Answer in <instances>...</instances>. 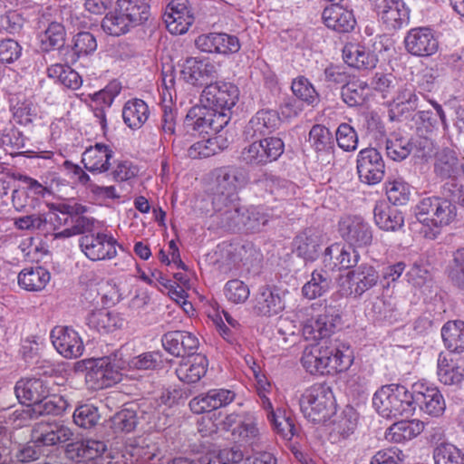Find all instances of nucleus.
<instances>
[{"label": "nucleus", "instance_id": "nucleus-1", "mask_svg": "<svg viewBox=\"0 0 464 464\" xmlns=\"http://www.w3.org/2000/svg\"><path fill=\"white\" fill-rule=\"evenodd\" d=\"M53 386L52 378H33L31 375V420L44 416L42 420L31 424V442H34L35 448L64 443L72 436L68 427L50 416L57 415L62 411L55 397L51 396Z\"/></svg>", "mask_w": 464, "mask_h": 464}, {"label": "nucleus", "instance_id": "nucleus-2", "mask_svg": "<svg viewBox=\"0 0 464 464\" xmlns=\"http://www.w3.org/2000/svg\"><path fill=\"white\" fill-rule=\"evenodd\" d=\"M353 362L350 345L334 341L307 345L302 353L301 363L311 374H334L349 369Z\"/></svg>", "mask_w": 464, "mask_h": 464}, {"label": "nucleus", "instance_id": "nucleus-3", "mask_svg": "<svg viewBox=\"0 0 464 464\" xmlns=\"http://www.w3.org/2000/svg\"><path fill=\"white\" fill-rule=\"evenodd\" d=\"M457 216L455 205L438 196L422 198L415 207V217L423 226L430 228L425 237L434 239L440 229L451 224Z\"/></svg>", "mask_w": 464, "mask_h": 464}, {"label": "nucleus", "instance_id": "nucleus-4", "mask_svg": "<svg viewBox=\"0 0 464 464\" xmlns=\"http://www.w3.org/2000/svg\"><path fill=\"white\" fill-rule=\"evenodd\" d=\"M372 406L384 418H409L414 412L413 391L394 383L382 386L373 394Z\"/></svg>", "mask_w": 464, "mask_h": 464}, {"label": "nucleus", "instance_id": "nucleus-5", "mask_svg": "<svg viewBox=\"0 0 464 464\" xmlns=\"http://www.w3.org/2000/svg\"><path fill=\"white\" fill-rule=\"evenodd\" d=\"M299 405L304 418L314 423L326 421L335 408L333 392L324 383L306 388L301 394Z\"/></svg>", "mask_w": 464, "mask_h": 464}, {"label": "nucleus", "instance_id": "nucleus-6", "mask_svg": "<svg viewBox=\"0 0 464 464\" xmlns=\"http://www.w3.org/2000/svg\"><path fill=\"white\" fill-rule=\"evenodd\" d=\"M229 123L227 114H219L216 110L201 103L193 106L187 113L184 126L188 132L195 131L199 134L218 133Z\"/></svg>", "mask_w": 464, "mask_h": 464}, {"label": "nucleus", "instance_id": "nucleus-7", "mask_svg": "<svg viewBox=\"0 0 464 464\" xmlns=\"http://www.w3.org/2000/svg\"><path fill=\"white\" fill-rule=\"evenodd\" d=\"M238 88L233 83L216 82L204 88L200 95V102L216 110L219 114H227L230 121L231 110L238 101Z\"/></svg>", "mask_w": 464, "mask_h": 464}, {"label": "nucleus", "instance_id": "nucleus-8", "mask_svg": "<svg viewBox=\"0 0 464 464\" xmlns=\"http://www.w3.org/2000/svg\"><path fill=\"white\" fill-rule=\"evenodd\" d=\"M284 141L277 137H268L254 141L245 147L240 154L241 160L252 166H263L276 160L284 152Z\"/></svg>", "mask_w": 464, "mask_h": 464}, {"label": "nucleus", "instance_id": "nucleus-9", "mask_svg": "<svg viewBox=\"0 0 464 464\" xmlns=\"http://www.w3.org/2000/svg\"><path fill=\"white\" fill-rule=\"evenodd\" d=\"M380 275L373 266L362 264L340 278V291L343 295L362 296L377 285Z\"/></svg>", "mask_w": 464, "mask_h": 464}, {"label": "nucleus", "instance_id": "nucleus-10", "mask_svg": "<svg viewBox=\"0 0 464 464\" xmlns=\"http://www.w3.org/2000/svg\"><path fill=\"white\" fill-rule=\"evenodd\" d=\"M215 186L213 188V198L227 200L238 198L237 191L243 188L246 182V175L238 168L227 166L215 170Z\"/></svg>", "mask_w": 464, "mask_h": 464}, {"label": "nucleus", "instance_id": "nucleus-11", "mask_svg": "<svg viewBox=\"0 0 464 464\" xmlns=\"http://www.w3.org/2000/svg\"><path fill=\"white\" fill-rule=\"evenodd\" d=\"M117 241L106 233H89L80 238V247L92 261L111 260L117 256Z\"/></svg>", "mask_w": 464, "mask_h": 464}, {"label": "nucleus", "instance_id": "nucleus-12", "mask_svg": "<svg viewBox=\"0 0 464 464\" xmlns=\"http://www.w3.org/2000/svg\"><path fill=\"white\" fill-rule=\"evenodd\" d=\"M124 362H116L111 356L96 359L86 373V381L95 389L111 387L121 381L120 370Z\"/></svg>", "mask_w": 464, "mask_h": 464}, {"label": "nucleus", "instance_id": "nucleus-13", "mask_svg": "<svg viewBox=\"0 0 464 464\" xmlns=\"http://www.w3.org/2000/svg\"><path fill=\"white\" fill-rule=\"evenodd\" d=\"M338 231L341 237L353 247H366L372 242V229L361 216H346L340 219Z\"/></svg>", "mask_w": 464, "mask_h": 464}, {"label": "nucleus", "instance_id": "nucleus-14", "mask_svg": "<svg viewBox=\"0 0 464 464\" xmlns=\"http://www.w3.org/2000/svg\"><path fill=\"white\" fill-rule=\"evenodd\" d=\"M356 169L360 180L367 185L380 183L385 173L383 159L374 148H365L359 151Z\"/></svg>", "mask_w": 464, "mask_h": 464}, {"label": "nucleus", "instance_id": "nucleus-15", "mask_svg": "<svg viewBox=\"0 0 464 464\" xmlns=\"http://www.w3.org/2000/svg\"><path fill=\"white\" fill-rule=\"evenodd\" d=\"M374 11L387 31H396L407 24L410 10L402 0H374Z\"/></svg>", "mask_w": 464, "mask_h": 464}, {"label": "nucleus", "instance_id": "nucleus-16", "mask_svg": "<svg viewBox=\"0 0 464 464\" xmlns=\"http://www.w3.org/2000/svg\"><path fill=\"white\" fill-rule=\"evenodd\" d=\"M340 323L339 311L333 306H326L315 319L304 324L303 334L307 340H323L332 335Z\"/></svg>", "mask_w": 464, "mask_h": 464}, {"label": "nucleus", "instance_id": "nucleus-17", "mask_svg": "<svg viewBox=\"0 0 464 464\" xmlns=\"http://www.w3.org/2000/svg\"><path fill=\"white\" fill-rule=\"evenodd\" d=\"M404 46L411 55L428 57L438 51L439 41L430 28L416 27L407 33Z\"/></svg>", "mask_w": 464, "mask_h": 464}, {"label": "nucleus", "instance_id": "nucleus-18", "mask_svg": "<svg viewBox=\"0 0 464 464\" xmlns=\"http://www.w3.org/2000/svg\"><path fill=\"white\" fill-rule=\"evenodd\" d=\"M53 347L64 358H78L83 351L84 345L79 334L69 326H55L50 334Z\"/></svg>", "mask_w": 464, "mask_h": 464}, {"label": "nucleus", "instance_id": "nucleus-19", "mask_svg": "<svg viewBox=\"0 0 464 464\" xmlns=\"http://www.w3.org/2000/svg\"><path fill=\"white\" fill-rule=\"evenodd\" d=\"M212 204L214 217L221 227L233 231L242 229L245 207L241 206L239 198L224 200L217 198Z\"/></svg>", "mask_w": 464, "mask_h": 464}, {"label": "nucleus", "instance_id": "nucleus-20", "mask_svg": "<svg viewBox=\"0 0 464 464\" xmlns=\"http://www.w3.org/2000/svg\"><path fill=\"white\" fill-rule=\"evenodd\" d=\"M414 410L419 406L424 413L439 417L446 408L445 401L437 387L423 382L412 386Z\"/></svg>", "mask_w": 464, "mask_h": 464}, {"label": "nucleus", "instance_id": "nucleus-21", "mask_svg": "<svg viewBox=\"0 0 464 464\" xmlns=\"http://www.w3.org/2000/svg\"><path fill=\"white\" fill-rule=\"evenodd\" d=\"M180 77L191 85H202L218 77V65L208 59L188 57L182 63Z\"/></svg>", "mask_w": 464, "mask_h": 464}, {"label": "nucleus", "instance_id": "nucleus-22", "mask_svg": "<svg viewBox=\"0 0 464 464\" xmlns=\"http://www.w3.org/2000/svg\"><path fill=\"white\" fill-rule=\"evenodd\" d=\"M196 46L201 52L219 54H231L237 53L241 44L236 35L224 33H209L198 36Z\"/></svg>", "mask_w": 464, "mask_h": 464}, {"label": "nucleus", "instance_id": "nucleus-23", "mask_svg": "<svg viewBox=\"0 0 464 464\" xmlns=\"http://www.w3.org/2000/svg\"><path fill=\"white\" fill-rule=\"evenodd\" d=\"M188 5V0H171L167 5L162 18L170 34H185L192 24L193 17L189 14Z\"/></svg>", "mask_w": 464, "mask_h": 464}, {"label": "nucleus", "instance_id": "nucleus-24", "mask_svg": "<svg viewBox=\"0 0 464 464\" xmlns=\"http://www.w3.org/2000/svg\"><path fill=\"white\" fill-rule=\"evenodd\" d=\"M161 343L165 351L176 357L193 356L199 347L198 338L188 331H169L162 335Z\"/></svg>", "mask_w": 464, "mask_h": 464}, {"label": "nucleus", "instance_id": "nucleus-25", "mask_svg": "<svg viewBox=\"0 0 464 464\" xmlns=\"http://www.w3.org/2000/svg\"><path fill=\"white\" fill-rule=\"evenodd\" d=\"M280 123L281 119L276 111L259 110L246 125L244 135L246 139L270 135L279 128Z\"/></svg>", "mask_w": 464, "mask_h": 464}, {"label": "nucleus", "instance_id": "nucleus-26", "mask_svg": "<svg viewBox=\"0 0 464 464\" xmlns=\"http://www.w3.org/2000/svg\"><path fill=\"white\" fill-rule=\"evenodd\" d=\"M114 151L111 146L96 142L93 146L85 149L82 154V163L92 174L107 172L111 168V160Z\"/></svg>", "mask_w": 464, "mask_h": 464}, {"label": "nucleus", "instance_id": "nucleus-27", "mask_svg": "<svg viewBox=\"0 0 464 464\" xmlns=\"http://www.w3.org/2000/svg\"><path fill=\"white\" fill-rule=\"evenodd\" d=\"M278 291L268 285L260 286L253 298V312L260 316H272L284 309Z\"/></svg>", "mask_w": 464, "mask_h": 464}, {"label": "nucleus", "instance_id": "nucleus-28", "mask_svg": "<svg viewBox=\"0 0 464 464\" xmlns=\"http://www.w3.org/2000/svg\"><path fill=\"white\" fill-rule=\"evenodd\" d=\"M45 339L34 336L31 340V375L33 378H52L55 372L53 362L46 356Z\"/></svg>", "mask_w": 464, "mask_h": 464}, {"label": "nucleus", "instance_id": "nucleus-29", "mask_svg": "<svg viewBox=\"0 0 464 464\" xmlns=\"http://www.w3.org/2000/svg\"><path fill=\"white\" fill-rule=\"evenodd\" d=\"M359 422V413L352 406H346L331 422L330 437L335 442L348 439L354 433Z\"/></svg>", "mask_w": 464, "mask_h": 464}, {"label": "nucleus", "instance_id": "nucleus-30", "mask_svg": "<svg viewBox=\"0 0 464 464\" xmlns=\"http://www.w3.org/2000/svg\"><path fill=\"white\" fill-rule=\"evenodd\" d=\"M433 171L437 177L444 179L458 177L464 172V166L455 150L443 148L435 153Z\"/></svg>", "mask_w": 464, "mask_h": 464}, {"label": "nucleus", "instance_id": "nucleus-31", "mask_svg": "<svg viewBox=\"0 0 464 464\" xmlns=\"http://www.w3.org/2000/svg\"><path fill=\"white\" fill-rule=\"evenodd\" d=\"M323 243L322 235L314 228L299 233L294 240V251L305 261H314Z\"/></svg>", "mask_w": 464, "mask_h": 464}, {"label": "nucleus", "instance_id": "nucleus-32", "mask_svg": "<svg viewBox=\"0 0 464 464\" xmlns=\"http://www.w3.org/2000/svg\"><path fill=\"white\" fill-rule=\"evenodd\" d=\"M418 107V97L414 88L411 84H404L398 89L396 96L390 103L388 111L389 119L393 121L400 120Z\"/></svg>", "mask_w": 464, "mask_h": 464}, {"label": "nucleus", "instance_id": "nucleus-33", "mask_svg": "<svg viewBox=\"0 0 464 464\" xmlns=\"http://www.w3.org/2000/svg\"><path fill=\"white\" fill-rule=\"evenodd\" d=\"M107 451L103 440L86 439L69 443L66 447L67 456L73 460H92L102 457Z\"/></svg>", "mask_w": 464, "mask_h": 464}, {"label": "nucleus", "instance_id": "nucleus-34", "mask_svg": "<svg viewBox=\"0 0 464 464\" xmlns=\"http://www.w3.org/2000/svg\"><path fill=\"white\" fill-rule=\"evenodd\" d=\"M353 246H345L342 243H334L328 246L324 251V263L329 265L331 268L339 266L340 268H350L355 266L359 261V254Z\"/></svg>", "mask_w": 464, "mask_h": 464}, {"label": "nucleus", "instance_id": "nucleus-35", "mask_svg": "<svg viewBox=\"0 0 464 464\" xmlns=\"http://www.w3.org/2000/svg\"><path fill=\"white\" fill-rule=\"evenodd\" d=\"M208 359L202 354H196L182 359L176 369L179 381L186 383H196L205 376L208 370Z\"/></svg>", "mask_w": 464, "mask_h": 464}, {"label": "nucleus", "instance_id": "nucleus-36", "mask_svg": "<svg viewBox=\"0 0 464 464\" xmlns=\"http://www.w3.org/2000/svg\"><path fill=\"white\" fill-rule=\"evenodd\" d=\"M322 18L328 28L342 33L353 30L356 23L352 11L343 8L339 4H333L325 7Z\"/></svg>", "mask_w": 464, "mask_h": 464}, {"label": "nucleus", "instance_id": "nucleus-37", "mask_svg": "<svg viewBox=\"0 0 464 464\" xmlns=\"http://www.w3.org/2000/svg\"><path fill=\"white\" fill-rule=\"evenodd\" d=\"M376 226L385 231H398L404 226L403 213L385 202H377L373 208Z\"/></svg>", "mask_w": 464, "mask_h": 464}, {"label": "nucleus", "instance_id": "nucleus-38", "mask_svg": "<svg viewBox=\"0 0 464 464\" xmlns=\"http://www.w3.org/2000/svg\"><path fill=\"white\" fill-rule=\"evenodd\" d=\"M232 434L245 444H257L261 437L257 413L252 411H242L239 424L234 428Z\"/></svg>", "mask_w": 464, "mask_h": 464}, {"label": "nucleus", "instance_id": "nucleus-39", "mask_svg": "<svg viewBox=\"0 0 464 464\" xmlns=\"http://www.w3.org/2000/svg\"><path fill=\"white\" fill-rule=\"evenodd\" d=\"M343 61L351 67L359 70L372 69L378 63L377 56L362 45L346 44L343 50Z\"/></svg>", "mask_w": 464, "mask_h": 464}, {"label": "nucleus", "instance_id": "nucleus-40", "mask_svg": "<svg viewBox=\"0 0 464 464\" xmlns=\"http://www.w3.org/2000/svg\"><path fill=\"white\" fill-rule=\"evenodd\" d=\"M86 323L90 328L100 333L108 334L121 328L124 320L117 312L100 309L89 314Z\"/></svg>", "mask_w": 464, "mask_h": 464}, {"label": "nucleus", "instance_id": "nucleus-41", "mask_svg": "<svg viewBox=\"0 0 464 464\" xmlns=\"http://www.w3.org/2000/svg\"><path fill=\"white\" fill-rule=\"evenodd\" d=\"M437 374L440 382L445 385H458L464 379V362H455L440 353L438 358Z\"/></svg>", "mask_w": 464, "mask_h": 464}, {"label": "nucleus", "instance_id": "nucleus-42", "mask_svg": "<svg viewBox=\"0 0 464 464\" xmlns=\"http://www.w3.org/2000/svg\"><path fill=\"white\" fill-rule=\"evenodd\" d=\"M424 430V423L419 420H401L393 423L386 431L388 440L401 443L411 440Z\"/></svg>", "mask_w": 464, "mask_h": 464}, {"label": "nucleus", "instance_id": "nucleus-43", "mask_svg": "<svg viewBox=\"0 0 464 464\" xmlns=\"http://www.w3.org/2000/svg\"><path fill=\"white\" fill-rule=\"evenodd\" d=\"M116 10L134 26L147 21L150 15L149 0H117Z\"/></svg>", "mask_w": 464, "mask_h": 464}, {"label": "nucleus", "instance_id": "nucleus-44", "mask_svg": "<svg viewBox=\"0 0 464 464\" xmlns=\"http://www.w3.org/2000/svg\"><path fill=\"white\" fill-rule=\"evenodd\" d=\"M149 107L140 99L128 101L122 109V118L130 129H140L149 118Z\"/></svg>", "mask_w": 464, "mask_h": 464}, {"label": "nucleus", "instance_id": "nucleus-45", "mask_svg": "<svg viewBox=\"0 0 464 464\" xmlns=\"http://www.w3.org/2000/svg\"><path fill=\"white\" fill-rule=\"evenodd\" d=\"M332 279L324 270H314L311 279L302 287V295L308 300L324 295L331 288Z\"/></svg>", "mask_w": 464, "mask_h": 464}, {"label": "nucleus", "instance_id": "nucleus-46", "mask_svg": "<svg viewBox=\"0 0 464 464\" xmlns=\"http://www.w3.org/2000/svg\"><path fill=\"white\" fill-rule=\"evenodd\" d=\"M445 346L451 352L464 353V322L450 321L441 328Z\"/></svg>", "mask_w": 464, "mask_h": 464}, {"label": "nucleus", "instance_id": "nucleus-47", "mask_svg": "<svg viewBox=\"0 0 464 464\" xmlns=\"http://www.w3.org/2000/svg\"><path fill=\"white\" fill-rule=\"evenodd\" d=\"M227 144L226 139L218 135L195 142L188 149L187 155L191 159L208 158L223 150Z\"/></svg>", "mask_w": 464, "mask_h": 464}, {"label": "nucleus", "instance_id": "nucleus-48", "mask_svg": "<svg viewBox=\"0 0 464 464\" xmlns=\"http://www.w3.org/2000/svg\"><path fill=\"white\" fill-rule=\"evenodd\" d=\"M413 149L411 139L401 132H392L386 140V153L393 160L406 159Z\"/></svg>", "mask_w": 464, "mask_h": 464}, {"label": "nucleus", "instance_id": "nucleus-49", "mask_svg": "<svg viewBox=\"0 0 464 464\" xmlns=\"http://www.w3.org/2000/svg\"><path fill=\"white\" fill-rule=\"evenodd\" d=\"M87 208L78 203H60L54 210L48 212V218L53 230L61 226L71 225L72 214L86 212Z\"/></svg>", "mask_w": 464, "mask_h": 464}, {"label": "nucleus", "instance_id": "nucleus-50", "mask_svg": "<svg viewBox=\"0 0 464 464\" xmlns=\"http://www.w3.org/2000/svg\"><path fill=\"white\" fill-rule=\"evenodd\" d=\"M42 51L48 52L51 49H59L65 41V30L60 23H50L46 29L37 36Z\"/></svg>", "mask_w": 464, "mask_h": 464}, {"label": "nucleus", "instance_id": "nucleus-51", "mask_svg": "<svg viewBox=\"0 0 464 464\" xmlns=\"http://www.w3.org/2000/svg\"><path fill=\"white\" fill-rule=\"evenodd\" d=\"M242 229L250 232H259L266 227L271 216L268 209L262 206L245 207Z\"/></svg>", "mask_w": 464, "mask_h": 464}, {"label": "nucleus", "instance_id": "nucleus-52", "mask_svg": "<svg viewBox=\"0 0 464 464\" xmlns=\"http://www.w3.org/2000/svg\"><path fill=\"white\" fill-rule=\"evenodd\" d=\"M308 141L316 153L330 152L334 145L332 132L321 124H315L311 128Z\"/></svg>", "mask_w": 464, "mask_h": 464}, {"label": "nucleus", "instance_id": "nucleus-53", "mask_svg": "<svg viewBox=\"0 0 464 464\" xmlns=\"http://www.w3.org/2000/svg\"><path fill=\"white\" fill-rule=\"evenodd\" d=\"M133 24L129 22L126 16L120 14L116 9L108 13L102 21V31L111 36H121L127 34Z\"/></svg>", "mask_w": 464, "mask_h": 464}, {"label": "nucleus", "instance_id": "nucleus-54", "mask_svg": "<svg viewBox=\"0 0 464 464\" xmlns=\"http://www.w3.org/2000/svg\"><path fill=\"white\" fill-rule=\"evenodd\" d=\"M291 89L296 98L308 105L314 106L319 102V93L304 76H298L294 79Z\"/></svg>", "mask_w": 464, "mask_h": 464}, {"label": "nucleus", "instance_id": "nucleus-55", "mask_svg": "<svg viewBox=\"0 0 464 464\" xmlns=\"http://www.w3.org/2000/svg\"><path fill=\"white\" fill-rule=\"evenodd\" d=\"M368 84L362 81L346 82L342 87V99L350 107L358 106L364 102Z\"/></svg>", "mask_w": 464, "mask_h": 464}, {"label": "nucleus", "instance_id": "nucleus-56", "mask_svg": "<svg viewBox=\"0 0 464 464\" xmlns=\"http://www.w3.org/2000/svg\"><path fill=\"white\" fill-rule=\"evenodd\" d=\"M435 464H464V453L455 445L440 443L433 451Z\"/></svg>", "mask_w": 464, "mask_h": 464}, {"label": "nucleus", "instance_id": "nucleus-57", "mask_svg": "<svg viewBox=\"0 0 464 464\" xmlns=\"http://www.w3.org/2000/svg\"><path fill=\"white\" fill-rule=\"evenodd\" d=\"M386 194L388 200L394 206L405 205L411 196L410 185L401 179L389 180L386 183Z\"/></svg>", "mask_w": 464, "mask_h": 464}, {"label": "nucleus", "instance_id": "nucleus-58", "mask_svg": "<svg viewBox=\"0 0 464 464\" xmlns=\"http://www.w3.org/2000/svg\"><path fill=\"white\" fill-rule=\"evenodd\" d=\"M72 417L74 423L83 429L94 427L100 420L98 409L92 404L80 405L74 410Z\"/></svg>", "mask_w": 464, "mask_h": 464}, {"label": "nucleus", "instance_id": "nucleus-59", "mask_svg": "<svg viewBox=\"0 0 464 464\" xmlns=\"http://www.w3.org/2000/svg\"><path fill=\"white\" fill-rule=\"evenodd\" d=\"M337 145L344 151H354L358 147V134L348 123H341L335 131Z\"/></svg>", "mask_w": 464, "mask_h": 464}, {"label": "nucleus", "instance_id": "nucleus-60", "mask_svg": "<svg viewBox=\"0 0 464 464\" xmlns=\"http://www.w3.org/2000/svg\"><path fill=\"white\" fill-rule=\"evenodd\" d=\"M225 295L233 304L245 303L250 295L248 286L241 280H229L225 285Z\"/></svg>", "mask_w": 464, "mask_h": 464}, {"label": "nucleus", "instance_id": "nucleus-61", "mask_svg": "<svg viewBox=\"0 0 464 464\" xmlns=\"http://www.w3.org/2000/svg\"><path fill=\"white\" fill-rule=\"evenodd\" d=\"M448 179L441 187V198L464 207V185L457 177Z\"/></svg>", "mask_w": 464, "mask_h": 464}, {"label": "nucleus", "instance_id": "nucleus-62", "mask_svg": "<svg viewBox=\"0 0 464 464\" xmlns=\"http://www.w3.org/2000/svg\"><path fill=\"white\" fill-rule=\"evenodd\" d=\"M96 49V38L90 32H80L73 37L72 50L77 57L88 55Z\"/></svg>", "mask_w": 464, "mask_h": 464}, {"label": "nucleus", "instance_id": "nucleus-63", "mask_svg": "<svg viewBox=\"0 0 464 464\" xmlns=\"http://www.w3.org/2000/svg\"><path fill=\"white\" fill-rule=\"evenodd\" d=\"M269 422L274 430L285 440H291L297 435L298 429L295 427L294 420L282 411L275 416V420H269Z\"/></svg>", "mask_w": 464, "mask_h": 464}, {"label": "nucleus", "instance_id": "nucleus-64", "mask_svg": "<svg viewBox=\"0 0 464 464\" xmlns=\"http://www.w3.org/2000/svg\"><path fill=\"white\" fill-rule=\"evenodd\" d=\"M449 277L453 285L464 289V248L453 254V264L449 270Z\"/></svg>", "mask_w": 464, "mask_h": 464}]
</instances>
